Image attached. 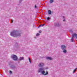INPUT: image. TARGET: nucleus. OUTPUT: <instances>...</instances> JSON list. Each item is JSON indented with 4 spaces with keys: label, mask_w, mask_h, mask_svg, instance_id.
<instances>
[{
    "label": "nucleus",
    "mask_w": 77,
    "mask_h": 77,
    "mask_svg": "<svg viewBox=\"0 0 77 77\" xmlns=\"http://www.w3.org/2000/svg\"><path fill=\"white\" fill-rule=\"evenodd\" d=\"M10 35L13 37H18L21 36L20 32L15 30L11 32L10 33Z\"/></svg>",
    "instance_id": "obj_1"
},
{
    "label": "nucleus",
    "mask_w": 77,
    "mask_h": 77,
    "mask_svg": "<svg viewBox=\"0 0 77 77\" xmlns=\"http://www.w3.org/2000/svg\"><path fill=\"white\" fill-rule=\"evenodd\" d=\"M44 70H45V69H44V68H40L38 70V73H39V72H41L42 73V74H44L45 73V71H44Z\"/></svg>",
    "instance_id": "obj_2"
},
{
    "label": "nucleus",
    "mask_w": 77,
    "mask_h": 77,
    "mask_svg": "<svg viewBox=\"0 0 77 77\" xmlns=\"http://www.w3.org/2000/svg\"><path fill=\"white\" fill-rule=\"evenodd\" d=\"M11 58L12 59L14 60H15V61L17 60L18 59L17 56L15 55H11Z\"/></svg>",
    "instance_id": "obj_3"
},
{
    "label": "nucleus",
    "mask_w": 77,
    "mask_h": 77,
    "mask_svg": "<svg viewBox=\"0 0 77 77\" xmlns=\"http://www.w3.org/2000/svg\"><path fill=\"white\" fill-rule=\"evenodd\" d=\"M10 68L12 69H14V70H17V67L14 64H12L10 66Z\"/></svg>",
    "instance_id": "obj_4"
},
{
    "label": "nucleus",
    "mask_w": 77,
    "mask_h": 77,
    "mask_svg": "<svg viewBox=\"0 0 77 77\" xmlns=\"http://www.w3.org/2000/svg\"><path fill=\"white\" fill-rule=\"evenodd\" d=\"M14 47H15L17 48H20V46H19V45L17 43V42H16L15 43V44L14 45Z\"/></svg>",
    "instance_id": "obj_5"
},
{
    "label": "nucleus",
    "mask_w": 77,
    "mask_h": 77,
    "mask_svg": "<svg viewBox=\"0 0 77 77\" xmlns=\"http://www.w3.org/2000/svg\"><path fill=\"white\" fill-rule=\"evenodd\" d=\"M61 48L62 50H64V49H66V46L64 45H62L61 46Z\"/></svg>",
    "instance_id": "obj_6"
},
{
    "label": "nucleus",
    "mask_w": 77,
    "mask_h": 77,
    "mask_svg": "<svg viewBox=\"0 0 77 77\" xmlns=\"http://www.w3.org/2000/svg\"><path fill=\"white\" fill-rule=\"evenodd\" d=\"M44 64L42 63H39V64L38 65V66L39 67H42V66H44Z\"/></svg>",
    "instance_id": "obj_7"
},
{
    "label": "nucleus",
    "mask_w": 77,
    "mask_h": 77,
    "mask_svg": "<svg viewBox=\"0 0 77 77\" xmlns=\"http://www.w3.org/2000/svg\"><path fill=\"white\" fill-rule=\"evenodd\" d=\"M54 25L55 26H56L57 27H59L61 26V24H59L58 23H55Z\"/></svg>",
    "instance_id": "obj_8"
},
{
    "label": "nucleus",
    "mask_w": 77,
    "mask_h": 77,
    "mask_svg": "<svg viewBox=\"0 0 77 77\" xmlns=\"http://www.w3.org/2000/svg\"><path fill=\"white\" fill-rule=\"evenodd\" d=\"M73 38H74V37H75L77 41V34L76 33H74L73 35Z\"/></svg>",
    "instance_id": "obj_9"
},
{
    "label": "nucleus",
    "mask_w": 77,
    "mask_h": 77,
    "mask_svg": "<svg viewBox=\"0 0 77 77\" xmlns=\"http://www.w3.org/2000/svg\"><path fill=\"white\" fill-rule=\"evenodd\" d=\"M46 59L47 60H53V58H52L48 57H46Z\"/></svg>",
    "instance_id": "obj_10"
},
{
    "label": "nucleus",
    "mask_w": 77,
    "mask_h": 77,
    "mask_svg": "<svg viewBox=\"0 0 77 77\" xmlns=\"http://www.w3.org/2000/svg\"><path fill=\"white\" fill-rule=\"evenodd\" d=\"M24 60V57H20L19 59V61H21V60Z\"/></svg>",
    "instance_id": "obj_11"
},
{
    "label": "nucleus",
    "mask_w": 77,
    "mask_h": 77,
    "mask_svg": "<svg viewBox=\"0 0 77 77\" xmlns=\"http://www.w3.org/2000/svg\"><path fill=\"white\" fill-rule=\"evenodd\" d=\"M63 53H67V51H66V49H63Z\"/></svg>",
    "instance_id": "obj_12"
},
{
    "label": "nucleus",
    "mask_w": 77,
    "mask_h": 77,
    "mask_svg": "<svg viewBox=\"0 0 77 77\" xmlns=\"http://www.w3.org/2000/svg\"><path fill=\"white\" fill-rule=\"evenodd\" d=\"M74 37H73V35H72V38L71 39V41L72 42H74L75 41H74Z\"/></svg>",
    "instance_id": "obj_13"
},
{
    "label": "nucleus",
    "mask_w": 77,
    "mask_h": 77,
    "mask_svg": "<svg viewBox=\"0 0 77 77\" xmlns=\"http://www.w3.org/2000/svg\"><path fill=\"white\" fill-rule=\"evenodd\" d=\"M48 15H51V11L50 10H48Z\"/></svg>",
    "instance_id": "obj_14"
},
{
    "label": "nucleus",
    "mask_w": 77,
    "mask_h": 77,
    "mask_svg": "<svg viewBox=\"0 0 77 77\" xmlns=\"http://www.w3.org/2000/svg\"><path fill=\"white\" fill-rule=\"evenodd\" d=\"M44 25H45V24H43L42 25H40L38 26V28H39V27H43Z\"/></svg>",
    "instance_id": "obj_15"
},
{
    "label": "nucleus",
    "mask_w": 77,
    "mask_h": 77,
    "mask_svg": "<svg viewBox=\"0 0 77 77\" xmlns=\"http://www.w3.org/2000/svg\"><path fill=\"white\" fill-rule=\"evenodd\" d=\"M48 71H47L46 72L45 74H43V75H48Z\"/></svg>",
    "instance_id": "obj_16"
},
{
    "label": "nucleus",
    "mask_w": 77,
    "mask_h": 77,
    "mask_svg": "<svg viewBox=\"0 0 77 77\" xmlns=\"http://www.w3.org/2000/svg\"><path fill=\"white\" fill-rule=\"evenodd\" d=\"M63 21H66V20H65V19H66V18H65V17H63Z\"/></svg>",
    "instance_id": "obj_17"
},
{
    "label": "nucleus",
    "mask_w": 77,
    "mask_h": 77,
    "mask_svg": "<svg viewBox=\"0 0 77 77\" xmlns=\"http://www.w3.org/2000/svg\"><path fill=\"white\" fill-rule=\"evenodd\" d=\"M54 2V0H50V2L51 3H52Z\"/></svg>",
    "instance_id": "obj_18"
},
{
    "label": "nucleus",
    "mask_w": 77,
    "mask_h": 77,
    "mask_svg": "<svg viewBox=\"0 0 77 77\" xmlns=\"http://www.w3.org/2000/svg\"><path fill=\"white\" fill-rule=\"evenodd\" d=\"M77 68H76L74 70L73 72V73H74L75 72V71H76V70H77Z\"/></svg>",
    "instance_id": "obj_19"
},
{
    "label": "nucleus",
    "mask_w": 77,
    "mask_h": 77,
    "mask_svg": "<svg viewBox=\"0 0 77 77\" xmlns=\"http://www.w3.org/2000/svg\"><path fill=\"white\" fill-rule=\"evenodd\" d=\"M50 19H51V18L50 17H48L47 18V20H50Z\"/></svg>",
    "instance_id": "obj_20"
},
{
    "label": "nucleus",
    "mask_w": 77,
    "mask_h": 77,
    "mask_svg": "<svg viewBox=\"0 0 77 77\" xmlns=\"http://www.w3.org/2000/svg\"><path fill=\"white\" fill-rule=\"evenodd\" d=\"M28 59L30 63H32V61H31V60H30V57L28 58Z\"/></svg>",
    "instance_id": "obj_21"
},
{
    "label": "nucleus",
    "mask_w": 77,
    "mask_h": 77,
    "mask_svg": "<svg viewBox=\"0 0 77 77\" xmlns=\"http://www.w3.org/2000/svg\"><path fill=\"white\" fill-rule=\"evenodd\" d=\"M36 36H39V33H37V34L36 35Z\"/></svg>",
    "instance_id": "obj_22"
},
{
    "label": "nucleus",
    "mask_w": 77,
    "mask_h": 77,
    "mask_svg": "<svg viewBox=\"0 0 77 77\" xmlns=\"http://www.w3.org/2000/svg\"><path fill=\"white\" fill-rule=\"evenodd\" d=\"M69 32H71V33H73V31H72V29L70 30H69Z\"/></svg>",
    "instance_id": "obj_23"
},
{
    "label": "nucleus",
    "mask_w": 77,
    "mask_h": 77,
    "mask_svg": "<svg viewBox=\"0 0 77 77\" xmlns=\"http://www.w3.org/2000/svg\"><path fill=\"white\" fill-rule=\"evenodd\" d=\"M10 74H12V71L10 70Z\"/></svg>",
    "instance_id": "obj_24"
},
{
    "label": "nucleus",
    "mask_w": 77,
    "mask_h": 77,
    "mask_svg": "<svg viewBox=\"0 0 77 77\" xmlns=\"http://www.w3.org/2000/svg\"><path fill=\"white\" fill-rule=\"evenodd\" d=\"M35 8H37V6H36V5H35Z\"/></svg>",
    "instance_id": "obj_25"
},
{
    "label": "nucleus",
    "mask_w": 77,
    "mask_h": 77,
    "mask_svg": "<svg viewBox=\"0 0 77 77\" xmlns=\"http://www.w3.org/2000/svg\"><path fill=\"white\" fill-rule=\"evenodd\" d=\"M41 32H42V31L41 30H40L39 31V33H41Z\"/></svg>",
    "instance_id": "obj_26"
},
{
    "label": "nucleus",
    "mask_w": 77,
    "mask_h": 77,
    "mask_svg": "<svg viewBox=\"0 0 77 77\" xmlns=\"http://www.w3.org/2000/svg\"><path fill=\"white\" fill-rule=\"evenodd\" d=\"M13 23V20H11V23Z\"/></svg>",
    "instance_id": "obj_27"
},
{
    "label": "nucleus",
    "mask_w": 77,
    "mask_h": 77,
    "mask_svg": "<svg viewBox=\"0 0 77 77\" xmlns=\"http://www.w3.org/2000/svg\"><path fill=\"white\" fill-rule=\"evenodd\" d=\"M48 67H46L45 68V69H48Z\"/></svg>",
    "instance_id": "obj_28"
}]
</instances>
